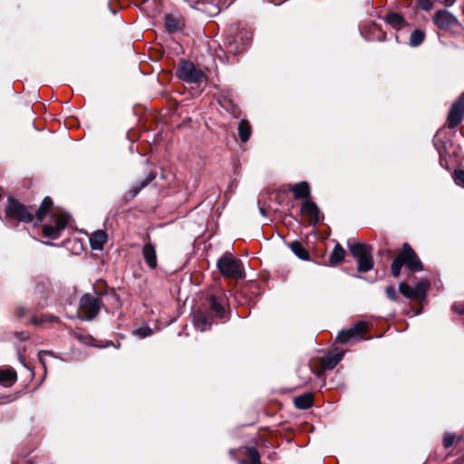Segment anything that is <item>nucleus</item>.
I'll return each mask as SVG.
<instances>
[{
	"label": "nucleus",
	"mask_w": 464,
	"mask_h": 464,
	"mask_svg": "<svg viewBox=\"0 0 464 464\" xmlns=\"http://www.w3.org/2000/svg\"><path fill=\"white\" fill-rule=\"evenodd\" d=\"M349 249L351 251V254L358 261L359 259H362L365 257L366 256L372 254V247L366 244L357 243L351 245L349 246Z\"/></svg>",
	"instance_id": "14"
},
{
	"label": "nucleus",
	"mask_w": 464,
	"mask_h": 464,
	"mask_svg": "<svg viewBox=\"0 0 464 464\" xmlns=\"http://www.w3.org/2000/svg\"><path fill=\"white\" fill-rule=\"evenodd\" d=\"M135 334L142 338L151 334V329L148 326H141L135 330Z\"/></svg>",
	"instance_id": "36"
},
{
	"label": "nucleus",
	"mask_w": 464,
	"mask_h": 464,
	"mask_svg": "<svg viewBox=\"0 0 464 464\" xmlns=\"http://www.w3.org/2000/svg\"><path fill=\"white\" fill-rule=\"evenodd\" d=\"M143 258L150 269H154L157 266V254L155 246L150 243H147L142 248Z\"/></svg>",
	"instance_id": "13"
},
{
	"label": "nucleus",
	"mask_w": 464,
	"mask_h": 464,
	"mask_svg": "<svg viewBox=\"0 0 464 464\" xmlns=\"http://www.w3.org/2000/svg\"><path fill=\"white\" fill-rule=\"evenodd\" d=\"M238 133L242 142H246L251 134V127L246 120H242L238 124Z\"/></svg>",
	"instance_id": "26"
},
{
	"label": "nucleus",
	"mask_w": 464,
	"mask_h": 464,
	"mask_svg": "<svg viewBox=\"0 0 464 464\" xmlns=\"http://www.w3.org/2000/svg\"><path fill=\"white\" fill-rule=\"evenodd\" d=\"M219 272L227 277L239 279L244 277L242 262L226 256H221L218 261Z\"/></svg>",
	"instance_id": "3"
},
{
	"label": "nucleus",
	"mask_w": 464,
	"mask_h": 464,
	"mask_svg": "<svg viewBox=\"0 0 464 464\" xmlns=\"http://www.w3.org/2000/svg\"><path fill=\"white\" fill-rule=\"evenodd\" d=\"M425 39V33L422 30L415 29L410 36V45L417 47L420 45Z\"/></svg>",
	"instance_id": "28"
},
{
	"label": "nucleus",
	"mask_w": 464,
	"mask_h": 464,
	"mask_svg": "<svg viewBox=\"0 0 464 464\" xmlns=\"http://www.w3.org/2000/svg\"><path fill=\"white\" fill-rule=\"evenodd\" d=\"M176 74L180 80L189 83L201 82L206 78L205 73L188 61H181Z\"/></svg>",
	"instance_id": "4"
},
{
	"label": "nucleus",
	"mask_w": 464,
	"mask_h": 464,
	"mask_svg": "<svg viewBox=\"0 0 464 464\" xmlns=\"http://www.w3.org/2000/svg\"><path fill=\"white\" fill-rule=\"evenodd\" d=\"M209 306L215 313L217 317L223 318L225 314V308L217 296L211 295L209 298Z\"/></svg>",
	"instance_id": "24"
},
{
	"label": "nucleus",
	"mask_w": 464,
	"mask_h": 464,
	"mask_svg": "<svg viewBox=\"0 0 464 464\" xmlns=\"http://www.w3.org/2000/svg\"><path fill=\"white\" fill-rule=\"evenodd\" d=\"M294 193L295 199L306 198L310 197V188L306 181L295 184L291 188Z\"/></svg>",
	"instance_id": "16"
},
{
	"label": "nucleus",
	"mask_w": 464,
	"mask_h": 464,
	"mask_svg": "<svg viewBox=\"0 0 464 464\" xmlns=\"http://www.w3.org/2000/svg\"><path fill=\"white\" fill-rule=\"evenodd\" d=\"M343 353H336L329 354L322 359V366L324 370L334 369L338 362L343 359Z\"/></svg>",
	"instance_id": "17"
},
{
	"label": "nucleus",
	"mask_w": 464,
	"mask_h": 464,
	"mask_svg": "<svg viewBox=\"0 0 464 464\" xmlns=\"http://www.w3.org/2000/svg\"><path fill=\"white\" fill-rule=\"evenodd\" d=\"M69 220V216L65 213L55 212L51 216L50 222L44 224L43 227V234L45 237L56 239L59 237L60 233L66 227Z\"/></svg>",
	"instance_id": "2"
},
{
	"label": "nucleus",
	"mask_w": 464,
	"mask_h": 464,
	"mask_svg": "<svg viewBox=\"0 0 464 464\" xmlns=\"http://www.w3.org/2000/svg\"><path fill=\"white\" fill-rule=\"evenodd\" d=\"M193 324L200 332H204L210 328L211 318L205 312L196 311L193 314Z\"/></svg>",
	"instance_id": "12"
},
{
	"label": "nucleus",
	"mask_w": 464,
	"mask_h": 464,
	"mask_svg": "<svg viewBox=\"0 0 464 464\" xmlns=\"http://www.w3.org/2000/svg\"><path fill=\"white\" fill-rule=\"evenodd\" d=\"M246 455L247 459L240 461L239 464H260V456L256 448H246Z\"/></svg>",
	"instance_id": "23"
},
{
	"label": "nucleus",
	"mask_w": 464,
	"mask_h": 464,
	"mask_svg": "<svg viewBox=\"0 0 464 464\" xmlns=\"http://www.w3.org/2000/svg\"><path fill=\"white\" fill-rule=\"evenodd\" d=\"M154 179H155V175L152 173H150L144 180H142L139 185L134 186L130 189L131 196L136 197L138 195V193L143 188H145L147 185H149Z\"/></svg>",
	"instance_id": "32"
},
{
	"label": "nucleus",
	"mask_w": 464,
	"mask_h": 464,
	"mask_svg": "<svg viewBox=\"0 0 464 464\" xmlns=\"http://www.w3.org/2000/svg\"><path fill=\"white\" fill-rule=\"evenodd\" d=\"M357 337H360L361 334L366 331L367 326L363 322H359L353 327L351 328Z\"/></svg>",
	"instance_id": "35"
},
{
	"label": "nucleus",
	"mask_w": 464,
	"mask_h": 464,
	"mask_svg": "<svg viewBox=\"0 0 464 464\" xmlns=\"http://www.w3.org/2000/svg\"><path fill=\"white\" fill-rule=\"evenodd\" d=\"M418 5L424 11H430L433 7V4L430 0H419Z\"/></svg>",
	"instance_id": "39"
},
{
	"label": "nucleus",
	"mask_w": 464,
	"mask_h": 464,
	"mask_svg": "<svg viewBox=\"0 0 464 464\" xmlns=\"http://www.w3.org/2000/svg\"><path fill=\"white\" fill-rule=\"evenodd\" d=\"M464 116V94L459 97L457 102L451 106L448 116V127L453 129L458 126Z\"/></svg>",
	"instance_id": "8"
},
{
	"label": "nucleus",
	"mask_w": 464,
	"mask_h": 464,
	"mask_svg": "<svg viewBox=\"0 0 464 464\" xmlns=\"http://www.w3.org/2000/svg\"><path fill=\"white\" fill-rule=\"evenodd\" d=\"M432 22L442 31H449L459 24L458 18L446 9L438 10L432 16Z\"/></svg>",
	"instance_id": "6"
},
{
	"label": "nucleus",
	"mask_w": 464,
	"mask_h": 464,
	"mask_svg": "<svg viewBox=\"0 0 464 464\" xmlns=\"http://www.w3.org/2000/svg\"><path fill=\"white\" fill-rule=\"evenodd\" d=\"M23 314H24V311H23V310H20V311H19V315H23Z\"/></svg>",
	"instance_id": "46"
},
{
	"label": "nucleus",
	"mask_w": 464,
	"mask_h": 464,
	"mask_svg": "<svg viewBox=\"0 0 464 464\" xmlns=\"http://www.w3.org/2000/svg\"><path fill=\"white\" fill-rule=\"evenodd\" d=\"M454 179L458 185L464 187V170L459 169L454 173Z\"/></svg>",
	"instance_id": "40"
},
{
	"label": "nucleus",
	"mask_w": 464,
	"mask_h": 464,
	"mask_svg": "<svg viewBox=\"0 0 464 464\" xmlns=\"http://www.w3.org/2000/svg\"><path fill=\"white\" fill-rule=\"evenodd\" d=\"M52 205H53V202H52V199L49 197H46L43 200L39 209L37 211H35V216H36L37 222H42L43 221L44 217L50 211V209L52 208Z\"/></svg>",
	"instance_id": "21"
},
{
	"label": "nucleus",
	"mask_w": 464,
	"mask_h": 464,
	"mask_svg": "<svg viewBox=\"0 0 464 464\" xmlns=\"http://www.w3.org/2000/svg\"><path fill=\"white\" fill-rule=\"evenodd\" d=\"M295 406L301 410H306L313 405V395L312 393H305L295 398Z\"/></svg>",
	"instance_id": "19"
},
{
	"label": "nucleus",
	"mask_w": 464,
	"mask_h": 464,
	"mask_svg": "<svg viewBox=\"0 0 464 464\" xmlns=\"http://www.w3.org/2000/svg\"><path fill=\"white\" fill-rule=\"evenodd\" d=\"M100 310L101 302L96 296L85 294L81 297L78 307L79 318L86 321L92 320L97 316Z\"/></svg>",
	"instance_id": "1"
},
{
	"label": "nucleus",
	"mask_w": 464,
	"mask_h": 464,
	"mask_svg": "<svg viewBox=\"0 0 464 464\" xmlns=\"http://www.w3.org/2000/svg\"><path fill=\"white\" fill-rule=\"evenodd\" d=\"M357 337L354 333L353 332V330L350 328L348 330H343V331H341L339 334H338V336H337V339L340 343H347L349 340H351L352 338H355Z\"/></svg>",
	"instance_id": "34"
},
{
	"label": "nucleus",
	"mask_w": 464,
	"mask_h": 464,
	"mask_svg": "<svg viewBox=\"0 0 464 464\" xmlns=\"http://www.w3.org/2000/svg\"><path fill=\"white\" fill-rule=\"evenodd\" d=\"M16 381V373L12 370L0 369V384L9 386Z\"/></svg>",
	"instance_id": "22"
},
{
	"label": "nucleus",
	"mask_w": 464,
	"mask_h": 464,
	"mask_svg": "<svg viewBox=\"0 0 464 464\" xmlns=\"http://www.w3.org/2000/svg\"><path fill=\"white\" fill-rule=\"evenodd\" d=\"M373 258L372 254L366 256L365 257L358 260V271L359 272H368L373 267Z\"/></svg>",
	"instance_id": "29"
},
{
	"label": "nucleus",
	"mask_w": 464,
	"mask_h": 464,
	"mask_svg": "<svg viewBox=\"0 0 464 464\" xmlns=\"http://www.w3.org/2000/svg\"><path fill=\"white\" fill-rule=\"evenodd\" d=\"M55 320V317L54 316H44V317H41V318H38L36 316L33 317L32 318V323L34 324H42V323H44V322H53Z\"/></svg>",
	"instance_id": "41"
},
{
	"label": "nucleus",
	"mask_w": 464,
	"mask_h": 464,
	"mask_svg": "<svg viewBox=\"0 0 464 464\" xmlns=\"http://www.w3.org/2000/svg\"><path fill=\"white\" fill-rule=\"evenodd\" d=\"M386 21L395 29L401 28L405 23L404 18L397 13H391L387 14Z\"/></svg>",
	"instance_id": "27"
},
{
	"label": "nucleus",
	"mask_w": 464,
	"mask_h": 464,
	"mask_svg": "<svg viewBox=\"0 0 464 464\" xmlns=\"http://www.w3.org/2000/svg\"><path fill=\"white\" fill-rule=\"evenodd\" d=\"M430 287V282L428 279H421L412 288L414 299H423L426 295V292Z\"/></svg>",
	"instance_id": "18"
},
{
	"label": "nucleus",
	"mask_w": 464,
	"mask_h": 464,
	"mask_svg": "<svg viewBox=\"0 0 464 464\" xmlns=\"http://www.w3.org/2000/svg\"><path fill=\"white\" fill-rule=\"evenodd\" d=\"M344 256V249L340 244H336L330 255L329 262L332 266H335L341 263L343 260Z\"/></svg>",
	"instance_id": "20"
},
{
	"label": "nucleus",
	"mask_w": 464,
	"mask_h": 464,
	"mask_svg": "<svg viewBox=\"0 0 464 464\" xmlns=\"http://www.w3.org/2000/svg\"><path fill=\"white\" fill-rule=\"evenodd\" d=\"M259 211L262 215H266L265 209L263 208H260Z\"/></svg>",
	"instance_id": "45"
},
{
	"label": "nucleus",
	"mask_w": 464,
	"mask_h": 464,
	"mask_svg": "<svg viewBox=\"0 0 464 464\" xmlns=\"http://www.w3.org/2000/svg\"><path fill=\"white\" fill-rule=\"evenodd\" d=\"M385 293L387 297L392 301H396L397 295H396V289L393 285H389L385 289Z\"/></svg>",
	"instance_id": "38"
},
{
	"label": "nucleus",
	"mask_w": 464,
	"mask_h": 464,
	"mask_svg": "<svg viewBox=\"0 0 464 464\" xmlns=\"http://www.w3.org/2000/svg\"><path fill=\"white\" fill-rule=\"evenodd\" d=\"M452 310L457 314L464 315V302L459 304H454L452 305Z\"/></svg>",
	"instance_id": "42"
},
{
	"label": "nucleus",
	"mask_w": 464,
	"mask_h": 464,
	"mask_svg": "<svg viewBox=\"0 0 464 464\" xmlns=\"http://www.w3.org/2000/svg\"><path fill=\"white\" fill-rule=\"evenodd\" d=\"M238 26L231 27L229 32L232 36L230 40V44H239L240 46L237 47L235 52H242L245 48V46L249 43L251 39V33L246 29L241 30L240 32Z\"/></svg>",
	"instance_id": "10"
},
{
	"label": "nucleus",
	"mask_w": 464,
	"mask_h": 464,
	"mask_svg": "<svg viewBox=\"0 0 464 464\" xmlns=\"http://www.w3.org/2000/svg\"><path fill=\"white\" fill-rule=\"evenodd\" d=\"M404 265L402 261V254L401 252L394 258L392 263L391 269L392 274L394 277H399L401 275V270L402 266Z\"/></svg>",
	"instance_id": "31"
},
{
	"label": "nucleus",
	"mask_w": 464,
	"mask_h": 464,
	"mask_svg": "<svg viewBox=\"0 0 464 464\" xmlns=\"http://www.w3.org/2000/svg\"><path fill=\"white\" fill-rule=\"evenodd\" d=\"M301 212L308 216L309 222L312 225H317L323 221V217L317 205L310 199H306L302 204Z\"/></svg>",
	"instance_id": "11"
},
{
	"label": "nucleus",
	"mask_w": 464,
	"mask_h": 464,
	"mask_svg": "<svg viewBox=\"0 0 464 464\" xmlns=\"http://www.w3.org/2000/svg\"><path fill=\"white\" fill-rule=\"evenodd\" d=\"M457 0H443V4L446 5V6H451L455 4Z\"/></svg>",
	"instance_id": "44"
},
{
	"label": "nucleus",
	"mask_w": 464,
	"mask_h": 464,
	"mask_svg": "<svg viewBox=\"0 0 464 464\" xmlns=\"http://www.w3.org/2000/svg\"><path fill=\"white\" fill-rule=\"evenodd\" d=\"M401 254L402 261L410 271L418 272L423 269L420 260L409 244H403Z\"/></svg>",
	"instance_id": "7"
},
{
	"label": "nucleus",
	"mask_w": 464,
	"mask_h": 464,
	"mask_svg": "<svg viewBox=\"0 0 464 464\" xmlns=\"http://www.w3.org/2000/svg\"><path fill=\"white\" fill-rule=\"evenodd\" d=\"M107 242V234L103 230L93 232L90 237L91 247L94 250H102Z\"/></svg>",
	"instance_id": "15"
},
{
	"label": "nucleus",
	"mask_w": 464,
	"mask_h": 464,
	"mask_svg": "<svg viewBox=\"0 0 464 464\" xmlns=\"http://www.w3.org/2000/svg\"><path fill=\"white\" fill-rule=\"evenodd\" d=\"M290 248L295 254V256H298L300 259H303V260L308 259V253L304 249V247L302 246L301 243H299L297 241H294L290 244Z\"/></svg>",
	"instance_id": "30"
},
{
	"label": "nucleus",
	"mask_w": 464,
	"mask_h": 464,
	"mask_svg": "<svg viewBox=\"0 0 464 464\" xmlns=\"http://www.w3.org/2000/svg\"><path fill=\"white\" fill-rule=\"evenodd\" d=\"M399 291L407 298L414 299L413 288L405 282L399 285Z\"/></svg>",
	"instance_id": "33"
},
{
	"label": "nucleus",
	"mask_w": 464,
	"mask_h": 464,
	"mask_svg": "<svg viewBox=\"0 0 464 464\" xmlns=\"http://www.w3.org/2000/svg\"><path fill=\"white\" fill-rule=\"evenodd\" d=\"M191 8L197 9L209 16H214L220 12V7L218 4L210 0H183Z\"/></svg>",
	"instance_id": "9"
},
{
	"label": "nucleus",
	"mask_w": 464,
	"mask_h": 464,
	"mask_svg": "<svg viewBox=\"0 0 464 464\" xmlns=\"http://www.w3.org/2000/svg\"><path fill=\"white\" fill-rule=\"evenodd\" d=\"M49 355H50V353L48 352H45V351L39 352L38 356H39L40 362L44 364L45 357L49 356Z\"/></svg>",
	"instance_id": "43"
},
{
	"label": "nucleus",
	"mask_w": 464,
	"mask_h": 464,
	"mask_svg": "<svg viewBox=\"0 0 464 464\" xmlns=\"http://www.w3.org/2000/svg\"><path fill=\"white\" fill-rule=\"evenodd\" d=\"M165 26L169 32H178L181 28V22L174 15L167 14L165 16Z\"/></svg>",
	"instance_id": "25"
},
{
	"label": "nucleus",
	"mask_w": 464,
	"mask_h": 464,
	"mask_svg": "<svg viewBox=\"0 0 464 464\" xmlns=\"http://www.w3.org/2000/svg\"><path fill=\"white\" fill-rule=\"evenodd\" d=\"M5 214L9 218L17 219L25 223L34 220L33 211H30L24 205L14 198L8 200Z\"/></svg>",
	"instance_id": "5"
},
{
	"label": "nucleus",
	"mask_w": 464,
	"mask_h": 464,
	"mask_svg": "<svg viewBox=\"0 0 464 464\" xmlns=\"http://www.w3.org/2000/svg\"><path fill=\"white\" fill-rule=\"evenodd\" d=\"M454 440H455L454 434H451V433L445 434V436L443 438V446L446 449L451 447L454 443Z\"/></svg>",
	"instance_id": "37"
}]
</instances>
